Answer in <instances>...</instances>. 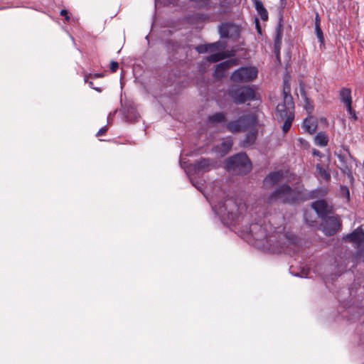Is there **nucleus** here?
<instances>
[{"instance_id": "obj_2", "label": "nucleus", "mask_w": 364, "mask_h": 364, "mask_svg": "<svg viewBox=\"0 0 364 364\" xmlns=\"http://www.w3.org/2000/svg\"><path fill=\"white\" fill-rule=\"evenodd\" d=\"M301 198V192L297 188H291L287 184L279 186L267 198V202L272 203L278 200L284 203H295Z\"/></svg>"}, {"instance_id": "obj_3", "label": "nucleus", "mask_w": 364, "mask_h": 364, "mask_svg": "<svg viewBox=\"0 0 364 364\" xmlns=\"http://www.w3.org/2000/svg\"><path fill=\"white\" fill-rule=\"evenodd\" d=\"M290 91V84L285 80L283 86V102L278 104L276 108V117L278 120L283 121L289 115L294 114V102Z\"/></svg>"}, {"instance_id": "obj_39", "label": "nucleus", "mask_w": 364, "mask_h": 364, "mask_svg": "<svg viewBox=\"0 0 364 364\" xmlns=\"http://www.w3.org/2000/svg\"><path fill=\"white\" fill-rule=\"evenodd\" d=\"M319 21H320V18H319L318 14H317L316 16V23H317L319 24Z\"/></svg>"}, {"instance_id": "obj_37", "label": "nucleus", "mask_w": 364, "mask_h": 364, "mask_svg": "<svg viewBox=\"0 0 364 364\" xmlns=\"http://www.w3.org/2000/svg\"><path fill=\"white\" fill-rule=\"evenodd\" d=\"M358 255L360 256L363 258V262H364V250L363 249H360L358 251Z\"/></svg>"}, {"instance_id": "obj_32", "label": "nucleus", "mask_w": 364, "mask_h": 364, "mask_svg": "<svg viewBox=\"0 0 364 364\" xmlns=\"http://www.w3.org/2000/svg\"><path fill=\"white\" fill-rule=\"evenodd\" d=\"M119 68V63L116 61H112L110 63V70L112 72H115Z\"/></svg>"}, {"instance_id": "obj_10", "label": "nucleus", "mask_w": 364, "mask_h": 364, "mask_svg": "<svg viewBox=\"0 0 364 364\" xmlns=\"http://www.w3.org/2000/svg\"><path fill=\"white\" fill-rule=\"evenodd\" d=\"M218 32L223 38H237L240 35V28L232 23H223L218 26Z\"/></svg>"}, {"instance_id": "obj_7", "label": "nucleus", "mask_w": 364, "mask_h": 364, "mask_svg": "<svg viewBox=\"0 0 364 364\" xmlns=\"http://www.w3.org/2000/svg\"><path fill=\"white\" fill-rule=\"evenodd\" d=\"M218 215L223 218H227L231 223L235 222L239 215V208L236 202L232 199H226L224 202L215 206Z\"/></svg>"}, {"instance_id": "obj_6", "label": "nucleus", "mask_w": 364, "mask_h": 364, "mask_svg": "<svg viewBox=\"0 0 364 364\" xmlns=\"http://www.w3.org/2000/svg\"><path fill=\"white\" fill-rule=\"evenodd\" d=\"M257 122L255 114H248L240 117L235 120L229 122L227 125V129L232 133L244 132L253 127Z\"/></svg>"}, {"instance_id": "obj_28", "label": "nucleus", "mask_w": 364, "mask_h": 364, "mask_svg": "<svg viewBox=\"0 0 364 364\" xmlns=\"http://www.w3.org/2000/svg\"><path fill=\"white\" fill-rule=\"evenodd\" d=\"M315 31H316V36L318 38L319 41L321 43H323V32L320 28L319 24L317 23L315 24Z\"/></svg>"}, {"instance_id": "obj_5", "label": "nucleus", "mask_w": 364, "mask_h": 364, "mask_svg": "<svg viewBox=\"0 0 364 364\" xmlns=\"http://www.w3.org/2000/svg\"><path fill=\"white\" fill-rule=\"evenodd\" d=\"M227 94L237 105L244 104L255 98V90L250 86L232 85L227 90Z\"/></svg>"}, {"instance_id": "obj_19", "label": "nucleus", "mask_w": 364, "mask_h": 364, "mask_svg": "<svg viewBox=\"0 0 364 364\" xmlns=\"http://www.w3.org/2000/svg\"><path fill=\"white\" fill-rule=\"evenodd\" d=\"M233 65V63L232 60H227V61H224V62H222L220 63H219L218 65H217V67L215 68V75L217 76H223V73L229 69L230 68H231Z\"/></svg>"}, {"instance_id": "obj_29", "label": "nucleus", "mask_w": 364, "mask_h": 364, "mask_svg": "<svg viewBox=\"0 0 364 364\" xmlns=\"http://www.w3.org/2000/svg\"><path fill=\"white\" fill-rule=\"evenodd\" d=\"M326 193V191L325 189H323V188L317 189L311 193V198H317L320 196H324Z\"/></svg>"}, {"instance_id": "obj_34", "label": "nucleus", "mask_w": 364, "mask_h": 364, "mask_svg": "<svg viewBox=\"0 0 364 364\" xmlns=\"http://www.w3.org/2000/svg\"><path fill=\"white\" fill-rule=\"evenodd\" d=\"M247 138L249 140V143H252L255 139V135L254 134H249L247 136Z\"/></svg>"}, {"instance_id": "obj_22", "label": "nucleus", "mask_w": 364, "mask_h": 364, "mask_svg": "<svg viewBox=\"0 0 364 364\" xmlns=\"http://www.w3.org/2000/svg\"><path fill=\"white\" fill-rule=\"evenodd\" d=\"M316 168L318 176L321 177V178L327 181L331 179L330 173H328L327 169L323 166V165H321V164H317Z\"/></svg>"}, {"instance_id": "obj_16", "label": "nucleus", "mask_w": 364, "mask_h": 364, "mask_svg": "<svg viewBox=\"0 0 364 364\" xmlns=\"http://www.w3.org/2000/svg\"><path fill=\"white\" fill-rule=\"evenodd\" d=\"M303 128L309 134L314 133L317 128L316 119L312 116L307 117L304 120Z\"/></svg>"}, {"instance_id": "obj_4", "label": "nucleus", "mask_w": 364, "mask_h": 364, "mask_svg": "<svg viewBox=\"0 0 364 364\" xmlns=\"http://www.w3.org/2000/svg\"><path fill=\"white\" fill-rule=\"evenodd\" d=\"M225 166L235 174L244 175L251 170V163L245 154L240 153L226 160Z\"/></svg>"}, {"instance_id": "obj_14", "label": "nucleus", "mask_w": 364, "mask_h": 364, "mask_svg": "<svg viewBox=\"0 0 364 364\" xmlns=\"http://www.w3.org/2000/svg\"><path fill=\"white\" fill-rule=\"evenodd\" d=\"M233 141L231 138H226L214 147V151L220 157L225 156L232 149Z\"/></svg>"}, {"instance_id": "obj_30", "label": "nucleus", "mask_w": 364, "mask_h": 364, "mask_svg": "<svg viewBox=\"0 0 364 364\" xmlns=\"http://www.w3.org/2000/svg\"><path fill=\"white\" fill-rule=\"evenodd\" d=\"M196 50L199 53H208V45L207 44H204V45L198 46L196 47Z\"/></svg>"}, {"instance_id": "obj_41", "label": "nucleus", "mask_w": 364, "mask_h": 364, "mask_svg": "<svg viewBox=\"0 0 364 364\" xmlns=\"http://www.w3.org/2000/svg\"><path fill=\"white\" fill-rule=\"evenodd\" d=\"M257 27L258 31L260 32V28H259V26H258V24L257 25Z\"/></svg>"}, {"instance_id": "obj_26", "label": "nucleus", "mask_w": 364, "mask_h": 364, "mask_svg": "<svg viewBox=\"0 0 364 364\" xmlns=\"http://www.w3.org/2000/svg\"><path fill=\"white\" fill-rule=\"evenodd\" d=\"M225 57L224 53H216L208 56L207 60L210 63H216L224 59Z\"/></svg>"}, {"instance_id": "obj_31", "label": "nucleus", "mask_w": 364, "mask_h": 364, "mask_svg": "<svg viewBox=\"0 0 364 364\" xmlns=\"http://www.w3.org/2000/svg\"><path fill=\"white\" fill-rule=\"evenodd\" d=\"M346 108H347V111H348V114L351 116V118L354 121L357 120L358 117H357V115H356L355 111L352 108V104H350V107H346Z\"/></svg>"}, {"instance_id": "obj_12", "label": "nucleus", "mask_w": 364, "mask_h": 364, "mask_svg": "<svg viewBox=\"0 0 364 364\" xmlns=\"http://www.w3.org/2000/svg\"><path fill=\"white\" fill-rule=\"evenodd\" d=\"M216 162L210 159L202 158L193 164L195 172H207L215 167Z\"/></svg>"}, {"instance_id": "obj_8", "label": "nucleus", "mask_w": 364, "mask_h": 364, "mask_svg": "<svg viewBox=\"0 0 364 364\" xmlns=\"http://www.w3.org/2000/svg\"><path fill=\"white\" fill-rule=\"evenodd\" d=\"M258 70L255 67H243L237 69L231 75V80L236 82H250L257 76Z\"/></svg>"}, {"instance_id": "obj_20", "label": "nucleus", "mask_w": 364, "mask_h": 364, "mask_svg": "<svg viewBox=\"0 0 364 364\" xmlns=\"http://www.w3.org/2000/svg\"><path fill=\"white\" fill-rule=\"evenodd\" d=\"M226 121V115L223 112H217L208 117V122L212 124L223 123Z\"/></svg>"}, {"instance_id": "obj_17", "label": "nucleus", "mask_w": 364, "mask_h": 364, "mask_svg": "<svg viewBox=\"0 0 364 364\" xmlns=\"http://www.w3.org/2000/svg\"><path fill=\"white\" fill-rule=\"evenodd\" d=\"M339 97L341 101L346 105V107H350V104H352L350 89L343 87L339 92Z\"/></svg>"}, {"instance_id": "obj_9", "label": "nucleus", "mask_w": 364, "mask_h": 364, "mask_svg": "<svg viewBox=\"0 0 364 364\" xmlns=\"http://www.w3.org/2000/svg\"><path fill=\"white\" fill-rule=\"evenodd\" d=\"M322 220V231L327 236L335 235L341 228V220L338 215L327 216Z\"/></svg>"}, {"instance_id": "obj_27", "label": "nucleus", "mask_w": 364, "mask_h": 364, "mask_svg": "<svg viewBox=\"0 0 364 364\" xmlns=\"http://www.w3.org/2000/svg\"><path fill=\"white\" fill-rule=\"evenodd\" d=\"M208 45V52H214L216 50H219L221 48H223L224 46L221 44L220 42H215L213 43H209Z\"/></svg>"}, {"instance_id": "obj_13", "label": "nucleus", "mask_w": 364, "mask_h": 364, "mask_svg": "<svg viewBox=\"0 0 364 364\" xmlns=\"http://www.w3.org/2000/svg\"><path fill=\"white\" fill-rule=\"evenodd\" d=\"M346 240L354 243L355 247L359 250L364 242V232L362 228H358L353 232L347 235Z\"/></svg>"}, {"instance_id": "obj_21", "label": "nucleus", "mask_w": 364, "mask_h": 364, "mask_svg": "<svg viewBox=\"0 0 364 364\" xmlns=\"http://www.w3.org/2000/svg\"><path fill=\"white\" fill-rule=\"evenodd\" d=\"M283 36V26L279 23L276 28V36L274 38V47L276 49H279L282 44V39Z\"/></svg>"}, {"instance_id": "obj_11", "label": "nucleus", "mask_w": 364, "mask_h": 364, "mask_svg": "<svg viewBox=\"0 0 364 364\" xmlns=\"http://www.w3.org/2000/svg\"><path fill=\"white\" fill-rule=\"evenodd\" d=\"M311 208L316 211L321 219L327 217L328 214L333 213V207L325 200H318L311 203Z\"/></svg>"}, {"instance_id": "obj_40", "label": "nucleus", "mask_w": 364, "mask_h": 364, "mask_svg": "<svg viewBox=\"0 0 364 364\" xmlns=\"http://www.w3.org/2000/svg\"><path fill=\"white\" fill-rule=\"evenodd\" d=\"M313 154L314 155L319 156L320 155V151H318V150H314Z\"/></svg>"}, {"instance_id": "obj_35", "label": "nucleus", "mask_w": 364, "mask_h": 364, "mask_svg": "<svg viewBox=\"0 0 364 364\" xmlns=\"http://www.w3.org/2000/svg\"><path fill=\"white\" fill-rule=\"evenodd\" d=\"M341 190H342L343 193L346 194L348 199H349L350 193H349L348 188L347 187H342Z\"/></svg>"}, {"instance_id": "obj_18", "label": "nucleus", "mask_w": 364, "mask_h": 364, "mask_svg": "<svg viewBox=\"0 0 364 364\" xmlns=\"http://www.w3.org/2000/svg\"><path fill=\"white\" fill-rule=\"evenodd\" d=\"M255 8L262 21L268 19V12L261 0H254Z\"/></svg>"}, {"instance_id": "obj_24", "label": "nucleus", "mask_w": 364, "mask_h": 364, "mask_svg": "<svg viewBox=\"0 0 364 364\" xmlns=\"http://www.w3.org/2000/svg\"><path fill=\"white\" fill-rule=\"evenodd\" d=\"M301 95L304 98V107L305 109L307 111L308 113H311L314 109V106L312 105L311 101L310 100V99H309L306 97V95L304 90H301Z\"/></svg>"}, {"instance_id": "obj_25", "label": "nucleus", "mask_w": 364, "mask_h": 364, "mask_svg": "<svg viewBox=\"0 0 364 364\" xmlns=\"http://www.w3.org/2000/svg\"><path fill=\"white\" fill-rule=\"evenodd\" d=\"M294 119V114L289 115V117L284 118V122L282 125V131H283L284 134H286L287 132H289V130L290 129V128L291 127V124H292Z\"/></svg>"}, {"instance_id": "obj_23", "label": "nucleus", "mask_w": 364, "mask_h": 364, "mask_svg": "<svg viewBox=\"0 0 364 364\" xmlns=\"http://www.w3.org/2000/svg\"><path fill=\"white\" fill-rule=\"evenodd\" d=\"M314 141L316 144L320 146H325L328 144V139L325 133L319 132L316 135Z\"/></svg>"}, {"instance_id": "obj_33", "label": "nucleus", "mask_w": 364, "mask_h": 364, "mask_svg": "<svg viewBox=\"0 0 364 364\" xmlns=\"http://www.w3.org/2000/svg\"><path fill=\"white\" fill-rule=\"evenodd\" d=\"M107 129L106 127H102L101 128L97 133V136H102L106 132H107Z\"/></svg>"}, {"instance_id": "obj_42", "label": "nucleus", "mask_w": 364, "mask_h": 364, "mask_svg": "<svg viewBox=\"0 0 364 364\" xmlns=\"http://www.w3.org/2000/svg\"><path fill=\"white\" fill-rule=\"evenodd\" d=\"M89 84H90V86H92V82H90Z\"/></svg>"}, {"instance_id": "obj_1", "label": "nucleus", "mask_w": 364, "mask_h": 364, "mask_svg": "<svg viewBox=\"0 0 364 364\" xmlns=\"http://www.w3.org/2000/svg\"><path fill=\"white\" fill-rule=\"evenodd\" d=\"M271 229L270 225L264 226L258 223L251 224L250 232L255 241L259 242L257 245L274 252H286V248L296 243V238L293 235L274 231L268 233Z\"/></svg>"}, {"instance_id": "obj_15", "label": "nucleus", "mask_w": 364, "mask_h": 364, "mask_svg": "<svg viewBox=\"0 0 364 364\" xmlns=\"http://www.w3.org/2000/svg\"><path fill=\"white\" fill-rule=\"evenodd\" d=\"M284 177V172L282 170L271 172L264 179V184L266 186H272L281 182Z\"/></svg>"}, {"instance_id": "obj_38", "label": "nucleus", "mask_w": 364, "mask_h": 364, "mask_svg": "<svg viewBox=\"0 0 364 364\" xmlns=\"http://www.w3.org/2000/svg\"><path fill=\"white\" fill-rule=\"evenodd\" d=\"M192 184L197 188L198 189H200V186L198 185V183H196L192 178H191Z\"/></svg>"}, {"instance_id": "obj_36", "label": "nucleus", "mask_w": 364, "mask_h": 364, "mask_svg": "<svg viewBox=\"0 0 364 364\" xmlns=\"http://www.w3.org/2000/svg\"><path fill=\"white\" fill-rule=\"evenodd\" d=\"M67 14H68V12H67V11H66V10H64V9H63V10H62V11H60V15H61V16H65V19H66L67 21H69L70 17H69Z\"/></svg>"}]
</instances>
